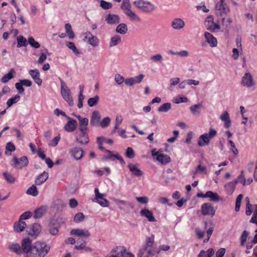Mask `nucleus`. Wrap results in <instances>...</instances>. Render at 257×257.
Returning <instances> with one entry per match:
<instances>
[{
  "mask_svg": "<svg viewBox=\"0 0 257 257\" xmlns=\"http://www.w3.org/2000/svg\"><path fill=\"white\" fill-rule=\"evenodd\" d=\"M154 243V235L147 237L146 244L141 248L138 256L139 257H157L153 252L152 247Z\"/></svg>",
  "mask_w": 257,
  "mask_h": 257,
  "instance_id": "f257e3e1",
  "label": "nucleus"
},
{
  "mask_svg": "<svg viewBox=\"0 0 257 257\" xmlns=\"http://www.w3.org/2000/svg\"><path fill=\"white\" fill-rule=\"evenodd\" d=\"M134 5L140 11L147 13L152 12L155 9L153 3L144 0H136L134 2Z\"/></svg>",
  "mask_w": 257,
  "mask_h": 257,
  "instance_id": "f03ea898",
  "label": "nucleus"
},
{
  "mask_svg": "<svg viewBox=\"0 0 257 257\" xmlns=\"http://www.w3.org/2000/svg\"><path fill=\"white\" fill-rule=\"evenodd\" d=\"M217 134V132L213 128H210L209 133L202 135L198 139V145L200 147L208 145L210 140L213 138Z\"/></svg>",
  "mask_w": 257,
  "mask_h": 257,
  "instance_id": "7ed1b4c3",
  "label": "nucleus"
},
{
  "mask_svg": "<svg viewBox=\"0 0 257 257\" xmlns=\"http://www.w3.org/2000/svg\"><path fill=\"white\" fill-rule=\"evenodd\" d=\"M61 93L63 98L68 102L69 105L73 106L74 103L73 100L70 96V90L62 80H61Z\"/></svg>",
  "mask_w": 257,
  "mask_h": 257,
  "instance_id": "20e7f679",
  "label": "nucleus"
},
{
  "mask_svg": "<svg viewBox=\"0 0 257 257\" xmlns=\"http://www.w3.org/2000/svg\"><path fill=\"white\" fill-rule=\"evenodd\" d=\"M95 197L93 201L98 203L100 206L103 207H108L109 205V201L104 197L106 196L105 194L100 193L97 188L94 189Z\"/></svg>",
  "mask_w": 257,
  "mask_h": 257,
  "instance_id": "39448f33",
  "label": "nucleus"
},
{
  "mask_svg": "<svg viewBox=\"0 0 257 257\" xmlns=\"http://www.w3.org/2000/svg\"><path fill=\"white\" fill-rule=\"evenodd\" d=\"M152 155L156 157V159L162 165H166L171 161L170 157L166 154L162 153V151L159 150L155 152V150L152 151Z\"/></svg>",
  "mask_w": 257,
  "mask_h": 257,
  "instance_id": "423d86ee",
  "label": "nucleus"
},
{
  "mask_svg": "<svg viewBox=\"0 0 257 257\" xmlns=\"http://www.w3.org/2000/svg\"><path fill=\"white\" fill-rule=\"evenodd\" d=\"M215 12L218 18L226 15L230 12V9L225 3H217L215 7Z\"/></svg>",
  "mask_w": 257,
  "mask_h": 257,
  "instance_id": "0eeeda50",
  "label": "nucleus"
},
{
  "mask_svg": "<svg viewBox=\"0 0 257 257\" xmlns=\"http://www.w3.org/2000/svg\"><path fill=\"white\" fill-rule=\"evenodd\" d=\"M205 25L207 30L215 32L220 29V26L217 23H215L212 16H208L205 21Z\"/></svg>",
  "mask_w": 257,
  "mask_h": 257,
  "instance_id": "6e6552de",
  "label": "nucleus"
},
{
  "mask_svg": "<svg viewBox=\"0 0 257 257\" xmlns=\"http://www.w3.org/2000/svg\"><path fill=\"white\" fill-rule=\"evenodd\" d=\"M36 251L41 257L45 256L49 252L50 247L45 242H38L36 245Z\"/></svg>",
  "mask_w": 257,
  "mask_h": 257,
  "instance_id": "1a4fd4ad",
  "label": "nucleus"
},
{
  "mask_svg": "<svg viewBox=\"0 0 257 257\" xmlns=\"http://www.w3.org/2000/svg\"><path fill=\"white\" fill-rule=\"evenodd\" d=\"M88 131H79L76 133V139L77 142L81 145H87L89 142L87 134Z\"/></svg>",
  "mask_w": 257,
  "mask_h": 257,
  "instance_id": "9d476101",
  "label": "nucleus"
},
{
  "mask_svg": "<svg viewBox=\"0 0 257 257\" xmlns=\"http://www.w3.org/2000/svg\"><path fill=\"white\" fill-rule=\"evenodd\" d=\"M41 231V226L38 223L33 224L31 227L27 229L28 234L33 239H35Z\"/></svg>",
  "mask_w": 257,
  "mask_h": 257,
  "instance_id": "9b49d317",
  "label": "nucleus"
},
{
  "mask_svg": "<svg viewBox=\"0 0 257 257\" xmlns=\"http://www.w3.org/2000/svg\"><path fill=\"white\" fill-rule=\"evenodd\" d=\"M215 209L209 203H205L201 206V212L204 215L213 216L215 213Z\"/></svg>",
  "mask_w": 257,
  "mask_h": 257,
  "instance_id": "f8f14e48",
  "label": "nucleus"
},
{
  "mask_svg": "<svg viewBox=\"0 0 257 257\" xmlns=\"http://www.w3.org/2000/svg\"><path fill=\"white\" fill-rule=\"evenodd\" d=\"M84 40L93 47H96L98 45L99 40L93 36L90 32H86L84 34Z\"/></svg>",
  "mask_w": 257,
  "mask_h": 257,
  "instance_id": "ddd939ff",
  "label": "nucleus"
},
{
  "mask_svg": "<svg viewBox=\"0 0 257 257\" xmlns=\"http://www.w3.org/2000/svg\"><path fill=\"white\" fill-rule=\"evenodd\" d=\"M115 253V257H134V255L127 252L124 247L118 246L115 247L112 251Z\"/></svg>",
  "mask_w": 257,
  "mask_h": 257,
  "instance_id": "4468645a",
  "label": "nucleus"
},
{
  "mask_svg": "<svg viewBox=\"0 0 257 257\" xmlns=\"http://www.w3.org/2000/svg\"><path fill=\"white\" fill-rule=\"evenodd\" d=\"M232 20L231 18L228 17L226 18L225 16L217 18V23L219 24L220 23L222 27L227 31L230 28Z\"/></svg>",
  "mask_w": 257,
  "mask_h": 257,
  "instance_id": "2eb2a0df",
  "label": "nucleus"
},
{
  "mask_svg": "<svg viewBox=\"0 0 257 257\" xmlns=\"http://www.w3.org/2000/svg\"><path fill=\"white\" fill-rule=\"evenodd\" d=\"M66 118L68 121L64 126L65 130L67 132H73L77 126V121L69 116H66Z\"/></svg>",
  "mask_w": 257,
  "mask_h": 257,
  "instance_id": "dca6fc26",
  "label": "nucleus"
},
{
  "mask_svg": "<svg viewBox=\"0 0 257 257\" xmlns=\"http://www.w3.org/2000/svg\"><path fill=\"white\" fill-rule=\"evenodd\" d=\"M14 167L17 168H22L26 167L28 164V160L27 157L23 156L20 159L16 157H14Z\"/></svg>",
  "mask_w": 257,
  "mask_h": 257,
  "instance_id": "f3484780",
  "label": "nucleus"
},
{
  "mask_svg": "<svg viewBox=\"0 0 257 257\" xmlns=\"http://www.w3.org/2000/svg\"><path fill=\"white\" fill-rule=\"evenodd\" d=\"M71 235H75L79 237H88L90 234L88 230L80 228L73 229L70 231Z\"/></svg>",
  "mask_w": 257,
  "mask_h": 257,
  "instance_id": "a211bd4d",
  "label": "nucleus"
},
{
  "mask_svg": "<svg viewBox=\"0 0 257 257\" xmlns=\"http://www.w3.org/2000/svg\"><path fill=\"white\" fill-rule=\"evenodd\" d=\"M241 83L247 87H250L254 85L252 77L249 73L244 74L242 78Z\"/></svg>",
  "mask_w": 257,
  "mask_h": 257,
  "instance_id": "6ab92c4d",
  "label": "nucleus"
},
{
  "mask_svg": "<svg viewBox=\"0 0 257 257\" xmlns=\"http://www.w3.org/2000/svg\"><path fill=\"white\" fill-rule=\"evenodd\" d=\"M21 247L24 252H27L32 250V240L29 238H26L22 240Z\"/></svg>",
  "mask_w": 257,
  "mask_h": 257,
  "instance_id": "aec40b11",
  "label": "nucleus"
},
{
  "mask_svg": "<svg viewBox=\"0 0 257 257\" xmlns=\"http://www.w3.org/2000/svg\"><path fill=\"white\" fill-rule=\"evenodd\" d=\"M144 77V75L142 74L134 77L126 79L125 80V83L126 85H133L134 84H138L141 82Z\"/></svg>",
  "mask_w": 257,
  "mask_h": 257,
  "instance_id": "412c9836",
  "label": "nucleus"
},
{
  "mask_svg": "<svg viewBox=\"0 0 257 257\" xmlns=\"http://www.w3.org/2000/svg\"><path fill=\"white\" fill-rule=\"evenodd\" d=\"M29 74L36 84L38 85L42 84V80L40 78V73L38 69L30 70L29 71Z\"/></svg>",
  "mask_w": 257,
  "mask_h": 257,
  "instance_id": "4be33fe9",
  "label": "nucleus"
},
{
  "mask_svg": "<svg viewBox=\"0 0 257 257\" xmlns=\"http://www.w3.org/2000/svg\"><path fill=\"white\" fill-rule=\"evenodd\" d=\"M204 36L206 41L209 44L210 47H215L217 46V39L212 34L208 32H205Z\"/></svg>",
  "mask_w": 257,
  "mask_h": 257,
  "instance_id": "5701e85b",
  "label": "nucleus"
},
{
  "mask_svg": "<svg viewBox=\"0 0 257 257\" xmlns=\"http://www.w3.org/2000/svg\"><path fill=\"white\" fill-rule=\"evenodd\" d=\"M71 155L77 160H80L83 156L82 149L79 148H74L70 151Z\"/></svg>",
  "mask_w": 257,
  "mask_h": 257,
  "instance_id": "b1692460",
  "label": "nucleus"
},
{
  "mask_svg": "<svg viewBox=\"0 0 257 257\" xmlns=\"http://www.w3.org/2000/svg\"><path fill=\"white\" fill-rule=\"evenodd\" d=\"M101 116L97 111H93L90 120V124L93 126H98L100 123Z\"/></svg>",
  "mask_w": 257,
  "mask_h": 257,
  "instance_id": "393cba45",
  "label": "nucleus"
},
{
  "mask_svg": "<svg viewBox=\"0 0 257 257\" xmlns=\"http://www.w3.org/2000/svg\"><path fill=\"white\" fill-rule=\"evenodd\" d=\"M27 226V224L25 221L19 219L18 221L15 223L14 228L16 232H21L25 229Z\"/></svg>",
  "mask_w": 257,
  "mask_h": 257,
  "instance_id": "a878e982",
  "label": "nucleus"
},
{
  "mask_svg": "<svg viewBox=\"0 0 257 257\" xmlns=\"http://www.w3.org/2000/svg\"><path fill=\"white\" fill-rule=\"evenodd\" d=\"M140 214L142 216L146 217L151 222H155L156 221L153 212L148 209L145 208L142 209L140 212Z\"/></svg>",
  "mask_w": 257,
  "mask_h": 257,
  "instance_id": "bb28decb",
  "label": "nucleus"
},
{
  "mask_svg": "<svg viewBox=\"0 0 257 257\" xmlns=\"http://www.w3.org/2000/svg\"><path fill=\"white\" fill-rule=\"evenodd\" d=\"M48 173L44 171L41 174L37 176L35 180V184L37 185H40L44 183L48 179Z\"/></svg>",
  "mask_w": 257,
  "mask_h": 257,
  "instance_id": "cd10ccee",
  "label": "nucleus"
},
{
  "mask_svg": "<svg viewBox=\"0 0 257 257\" xmlns=\"http://www.w3.org/2000/svg\"><path fill=\"white\" fill-rule=\"evenodd\" d=\"M105 21L108 24L113 25L119 22V18L117 15L108 14L106 16Z\"/></svg>",
  "mask_w": 257,
  "mask_h": 257,
  "instance_id": "c85d7f7f",
  "label": "nucleus"
},
{
  "mask_svg": "<svg viewBox=\"0 0 257 257\" xmlns=\"http://www.w3.org/2000/svg\"><path fill=\"white\" fill-rule=\"evenodd\" d=\"M185 26V23L183 20L180 18L175 19L172 22V27L176 30L182 29Z\"/></svg>",
  "mask_w": 257,
  "mask_h": 257,
  "instance_id": "c756f323",
  "label": "nucleus"
},
{
  "mask_svg": "<svg viewBox=\"0 0 257 257\" xmlns=\"http://www.w3.org/2000/svg\"><path fill=\"white\" fill-rule=\"evenodd\" d=\"M124 13L133 21H140V18L130 9V7L128 6H126Z\"/></svg>",
  "mask_w": 257,
  "mask_h": 257,
  "instance_id": "7c9ffc66",
  "label": "nucleus"
},
{
  "mask_svg": "<svg viewBox=\"0 0 257 257\" xmlns=\"http://www.w3.org/2000/svg\"><path fill=\"white\" fill-rule=\"evenodd\" d=\"M128 167L134 175L140 176L143 174V172L137 167L136 165L130 164L128 165Z\"/></svg>",
  "mask_w": 257,
  "mask_h": 257,
  "instance_id": "2f4dec72",
  "label": "nucleus"
},
{
  "mask_svg": "<svg viewBox=\"0 0 257 257\" xmlns=\"http://www.w3.org/2000/svg\"><path fill=\"white\" fill-rule=\"evenodd\" d=\"M237 183V180H234L232 182H230L225 185V188L226 190V191L229 194H231L233 192L236 184Z\"/></svg>",
  "mask_w": 257,
  "mask_h": 257,
  "instance_id": "473e14b6",
  "label": "nucleus"
},
{
  "mask_svg": "<svg viewBox=\"0 0 257 257\" xmlns=\"http://www.w3.org/2000/svg\"><path fill=\"white\" fill-rule=\"evenodd\" d=\"M220 119L224 122V126L226 128H228L230 126V119L227 111H225L220 116Z\"/></svg>",
  "mask_w": 257,
  "mask_h": 257,
  "instance_id": "72a5a7b5",
  "label": "nucleus"
},
{
  "mask_svg": "<svg viewBox=\"0 0 257 257\" xmlns=\"http://www.w3.org/2000/svg\"><path fill=\"white\" fill-rule=\"evenodd\" d=\"M15 71L14 69H11L7 74L4 75L2 78L1 81L3 83H6L14 77Z\"/></svg>",
  "mask_w": 257,
  "mask_h": 257,
  "instance_id": "f704fd0d",
  "label": "nucleus"
},
{
  "mask_svg": "<svg viewBox=\"0 0 257 257\" xmlns=\"http://www.w3.org/2000/svg\"><path fill=\"white\" fill-rule=\"evenodd\" d=\"M88 119L87 118H83L79 121V131H88Z\"/></svg>",
  "mask_w": 257,
  "mask_h": 257,
  "instance_id": "c9c22d12",
  "label": "nucleus"
},
{
  "mask_svg": "<svg viewBox=\"0 0 257 257\" xmlns=\"http://www.w3.org/2000/svg\"><path fill=\"white\" fill-rule=\"evenodd\" d=\"M206 198H209L210 200L213 202H217L219 200V196L216 193L209 191L206 192Z\"/></svg>",
  "mask_w": 257,
  "mask_h": 257,
  "instance_id": "e433bc0d",
  "label": "nucleus"
},
{
  "mask_svg": "<svg viewBox=\"0 0 257 257\" xmlns=\"http://www.w3.org/2000/svg\"><path fill=\"white\" fill-rule=\"evenodd\" d=\"M115 31L117 33L124 35L127 32V26L124 23L120 24L117 26Z\"/></svg>",
  "mask_w": 257,
  "mask_h": 257,
  "instance_id": "4c0bfd02",
  "label": "nucleus"
},
{
  "mask_svg": "<svg viewBox=\"0 0 257 257\" xmlns=\"http://www.w3.org/2000/svg\"><path fill=\"white\" fill-rule=\"evenodd\" d=\"M46 209L44 207H40L34 211V217L35 218H39L41 217L45 213Z\"/></svg>",
  "mask_w": 257,
  "mask_h": 257,
  "instance_id": "58836bf2",
  "label": "nucleus"
},
{
  "mask_svg": "<svg viewBox=\"0 0 257 257\" xmlns=\"http://www.w3.org/2000/svg\"><path fill=\"white\" fill-rule=\"evenodd\" d=\"M65 29L66 33L70 39H73L75 37V34L72 30L71 26L70 24H65Z\"/></svg>",
  "mask_w": 257,
  "mask_h": 257,
  "instance_id": "ea45409f",
  "label": "nucleus"
},
{
  "mask_svg": "<svg viewBox=\"0 0 257 257\" xmlns=\"http://www.w3.org/2000/svg\"><path fill=\"white\" fill-rule=\"evenodd\" d=\"M214 253V250L212 248H210L207 251L203 250H201L198 255V257H211Z\"/></svg>",
  "mask_w": 257,
  "mask_h": 257,
  "instance_id": "a19ab883",
  "label": "nucleus"
},
{
  "mask_svg": "<svg viewBox=\"0 0 257 257\" xmlns=\"http://www.w3.org/2000/svg\"><path fill=\"white\" fill-rule=\"evenodd\" d=\"M9 249L16 252L18 254H22V247L18 244H13L9 246Z\"/></svg>",
  "mask_w": 257,
  "mask_h": 257,
  "instance_id": "79ce46f5",
  "label": "nucleus"
},
{
  "mask_svg": "<svg viewBox=\"0 0 257 257\" xmlns=\"http://www.w3.org/2000/svg\"><path fill=\"white\" fill-rule=\"evenodd\" d=\"M202 106L200 103L192 105L190 107V110L193 114L199 115L200 113L199 108Z\"/></svg>",
  "mask_w": 257,
  "mask_h": 257,
  "instance_id": "37998d69",
  "label": "nucleus"
},
{
  "mask_svg": "<svg viewBox=\"0 0 257 257\" xmlns=\"http://www.w3.org/2000/svg\"><path fill=\"white\" fill-rule=\"evenodd\" d=\"M5 154L7 155H11V153L15 150L16 148L13 143L9 142L7 144Z\"/></svg>",
  "mask_w": 257,
  "mask_h": 257,
  "instance_id": "c03bdc74",
  "label": "nucleus"
},
{
  "mask_svg": "<svg viewBox=\"0 0 257 257\" xmlns=\"http://www.w3.org/2000/svg\"><path fill=\"white\" fill-rule=\"evenodd\" d=\"M99 99V97L98 95H96L93 97L89 98L87 101L88 105L90 107H92L96 105L98 103Z\"/></svg>",
  "mask_w": 257,
  "mask_h": 257,
  "instance_id": "a18cd8bd",
  "label": "nucleus"
},
{
  "mask_svg": "<svg viewBox=\"0 0 257 257\" xmlns=\"http://www.w3.org/2000/svg\"><path fill=\"white\" fill-rule=\"evenodd\" d=\"M3 175L7 181L10 183L12 184L16 181V178L11 173L4 172Z\"/></svg>",
  "mask_w": 257,
  "mask_h": 257,
  "instance_id": "49530a36",
  "label": "nucleus"
},
{
  "mask_svg": "<svg viewBox=\"0 0 257 257\" xmlns=\"http://www.w3.org/2000/svg\"><path fill=\"white\" fill-rule=\"evenodd\" d=\"M27 193L33 196H37L38 194V191L36 186L33 185L32 186L29 187L27 190Z\"/></svg>",
  "mask_w": 257,
  "mask_h": 257,
  "instance_id": "de8ad7c7",
  "label": "nucleus"
},
{
  "mask_svg": "<svg viewBox=\"0 0 257 257\" xmlns=\"http://www.w3.org/2000/svg\"><path fill=\"white\" fill-rule=\"evenodd\" d=\"M246 201V210L245 214L246 215L249 216L250 215L252 212L251 210L252 205L250 204L249 199L248 197L245 198Z\"/></svg>",
  "mask_w": 257,
  "mask_h": 257,
  "instance_id": "09e8293b",
  "label": "nucleus"
},
{
  "mask_svg": "<svg viewBox=\"0 0 257 257\" xmlns=\"http://www.w3.org/2000/svg\"><path fill=\"white\" fill-rule=\"evenodd\" d=\"M171 108V104L170 103L167 102L164 103L163 105L160 106L158 108V111L159 112H167L170 110Z\"/></svg>",
  "mask_w": 257,
  "mask_h": 257,
  "instance_id": "8fccbe9b",
  "label": "nucleus"
},
{
  "mask_svg": "<svg viewBox=\"0 0 257 257\" xmlns=\"http://www.w3.org/2000/svg\"><path fill=\"white\" fill-rule=\"evenodd\" d=\"M20 98V96L19 95H16L14 97L11 98L9 99L7 102V104L8 107H11L14 103H16L18 101Z\"/></svg>",
  "mask_w": 257,
  "mask_h": 257,
  "instance_id": "3c124183",
  "label": "nucleus"
},
{
  "mask_svg": "<svg viewBox=\"0 0 257 257\" xmlns=\"http://www.w3.org/2000/svg\"><path fill=\"white\" fill-rule=\"evenodd\" d=\"M120 41V38L118 35H115L111 39L109 43L110 47H112L117 45Z\"/></svg>",
  "mask_w": 257,
  "mask_h": 257,
  "instance_id": "603ef678",
  "label": "nucleus"
},
{
  "mask_svg": "<svg viewBox=\"0 0 257 257\" xmlns=\"http://www.w3.org/2000/svg\"><path fill=\"white\" fill-rule=\"evenodd\" d=\"M17 42H18V47H21L22 46H25L26 45L27 40L26 38H25L22 36H19L17 38Z\"/></svg>",
  "mask_w": 257,
  "mask_h": 257,
  "instance_id": "864d4df0",
  "label": "nucleus"
},
{
  "mask_svg": "<svg viewBox=\"0 0 257 257\" xmlns=\"http://www.w3.org/2000/svg\"><path fill=\"white\" fill-rule=\"evenodd\" d=\"M243 198V195L242 194H239L236 198V202H235V210L236 212H238L239 210L241 202Z\"/></svg>",
  "mask_w": 257,
  "mask_h": 257,
  "instance_id": "5fc2aeb1",
  "label": "nucleus"
},
{
  "mask_svg": "<svg viewBox=\"0 0 257 257\" xmlns=\"http://www.w3.org/2000/svg\"><path fill=\"white\" fill-rule=\"evenodd\" d=\"M28 43L29 44L33 47L35 48H39L40 47V44L35 41L34 39L32 37H30L28 38Z\"/></svg>",
  "mask_w": 257,
  "mask_h": 257,
  "instance_id": "6e6d98bb",
  "label": "nucleus"
},
{
  "mask_svg": "<svg viewBox=\"0 0 257 257\" xmlns=\"http://www.w3.org/2000/svg\"><path fill=\"white\" fill-rule=\"evenodd\" d=\"M100 7L104 10L110 9L112 7V5L111 3L105 2L103 0H101L100 1Z\"/></svg>",
  "mask_w": 257,
  "mask_h": 257,
  "instance_id": "4d7b16f0",
  "label": "nucleus"
},
{
  "mask_svg": "<svg viewBox=\"0 0 257 257\" xmlns=\"http://www.w3.org/2000/svg\"><path fill=\"white\" fill-rule=\"evenodd\" d=\"M248 233L247 231L244 230L240 237V242L242 246L244 245V244L246 241Z\"/></svg>",
  "mask_w": 257,
  "mask_h": 257,
  "instance_id": "13d9d810",
  "label": "nucleus"
},
{
  "mask_svg": "<svg viewBox=\"0 0 257 257\" xmlns=\"http://www.w3.org/2000/svg\"><path fill=\"white\" fill-rule=\"evenodd\" d=\"M84 215L82 213L79 212L75 215L74 218V221L76 222L82 221L84 220Z\"/></svg>",
  "mask_w": 257,
  "mask_h": 257,
  "instance_id": "bf43d9fd",
  "label": "nucleus"
},
{
  "mask_svg": "<svg viewBox=\"0 0 257 257\" xmlns=\"http://www.w3.org/2000/svg\"><path fill=\"white\" fill-rule=\"evenodd\" d=\"M66 45L69 49H71L74 53L77 54L79 53V52L73 42H68L67 43Z\"/></svg>",
  "mask_w": 257,
  "mask_h": 257,
  "instance_id": "052dcab7",
  "label": "nucleus"
},
{
  "mask_svg": "<svg viewBox=\"0 0 257 257\" xmlns=\"http://www.w3.org/2000/svg\"><path fill=\"white\" fill-rule=\"evenodd\" d=\"M110 119L109 117H106L102 119V120L100 122L99 124L102 128L105 127L108 125L110 123Z\"/></svg>",
  "mask_w": 257,
  "mask_h": 257,
  "instance_id": "680f3d73",
  "label": "nucleus"
},
{
  "mask_svg": "<svg viewBox=\"0 0 257 257\" xmlns=\"http://www.w3.org/2000/svg\"><path fill=\"white\" fill-rule=\"evenodd\" d=\"M188 101V98L186 97H176L174 99V102L178 104L182 102H187Z\"/></svg>",
  "mask_w": 257,
  "mask_h": 257,
  "instance_id": "e2e57ef3",
  "label": "nucleus"
},
{
  "mask_svg": "<svg viewBox=\"0 0 257 257\" xmlns=\"http://www.w3.org/2000/svg\"><path fill=\"white\" fill-rule=\"evenodd\" d=\"M126 156L128 158L133 159L135 157V153L133 149L131 147H128L126 151Z\"/></svg>",
  "mask_w": 257,
  "mask_h": 257,
  "instance_id": "0e129e2a",
  "label": "nucleus"
},
{
  "mask_svg": "<svg viewBox=\"0 0 257 257\" xmlns=\"http://www.w3.org/2000/svg\"><path fill=\"white\" fill-rule=\"evenodd\" d=\"M197 173H202L204 174L207 173L206 168L205 166H202L201 164L199 165L195 170Z\"/></svg>",
  "mask_w": 257,
  "mask_h": 257,
  "instance_id": "69168bd1",
  "label": "nucleus"
},
{
  "mask_svg": "<svg viewBox=\"0 0 257 257\" xmlns=\"http://www.w3.org/2000/svg\"><path fill=\"white\" fill-rule=\"evenodd\" d=\"M84 99V96L82 94H79L78 99L77 106L79 108H81L83 106V101Z\"/></svg>",
  "mask_w": 257,
  "mask_h": 257,
  "instance_id": "338daca9",
  "label": "nucleus"
},
{
  "mask_svg": "<svg viewBox=\"0 0 257 257\" xmlns=\"http://www.w3.org/2000/svg\"><path fill=\"white\" fill-rule=\"evenodd\" d=\"M136 199L139 202L142 204H147L148 201V198L146 196L143 197H136Z\"/></svg>",
  "mask_w": 257,
  "mask_h": 257,
  "instance_id": "774afa93",
  "label": "nucleus"
}]
</instances>
